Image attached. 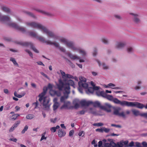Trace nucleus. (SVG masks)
Returning a JSON list of instances; mask_svg holds the SVG:
<instances>
[{"label": "nucleus", "mask_w": 147, "mask_h": 147, "mask_svg": "<svg viewBox=\"0 0 147 147\" xmlns=\"http://www.w3.org/2000/svg\"><path fill=\"white\" fill-rule=\"evenodd\" d=\"M26 24L28 26L40 30L41 31H43V33H46L48 36L53 38L54 39L58 40L61 43L64 44L65 45H66L68 40L67 39L64 37L55 34L53 32L49 31L46 27L40 24L35 22H31V23L27 22Z\"/></svg>", "instance_id": "f257e3e1"}, {"label": "nucleus", "mask_w": 147, "mask_h": 147, "mask_svg": "<svg viewBox=\"0 0 147 147\" xmlns=\"http://www.w3.org/2000/svg\"><path fill=\"white\" fill-rule=\"evenodd\" d=\"M47 90V88L44 87L43 88V91L39 95L38 97L39 98V101L40 102H42L44 109L45 110H49V109L51 104L49 103L50 101L49 98L45 95Z\"/></svg>", "instance_id": "f03ea898"}, {"label": "nucleus", "mask_w": 147, "mask_h": 147, "mask_svg": "<svg viewBox=\"0 0 147 147\" xmlns=\"http://www.w3.org/2000/svg\"><path fill=\"white\" fill-rule=\"evenodd\" d=\"M122 143L119 142L115 143L112 139H104L98 142V147H121Z\"/></svg>", "instance_id": "7ed1b4c3"}, {"label": "nucleus", "mask_w": 147, "mask_h": 147, "mask_svg": "<svg viewBox=\"0 0 147 147\" xmlns=\"http://www.w3.org/2000/svg\"><path fill=\"white\" fill-rule=\"evenodd\" d=\"M0 21L3 23H6L10 27L22 32H24L25 31L24 28L19 26L15 23L11 22L10 21V18L7 16H1L0 15Z\"/></svg>", "instance_id": "20e7f679"}, {"label": "nucleus", "mask_w": 147, "mask_h": 147, "mask_svg": "<svg viewBox=\"0 0 147 147\" xmlns=\"http://www.w3.org/2000/svg\"><path fill=\"white\" fill-rule=\"evenodd\" d=\"M59 83L57 84L58 89L60 90H65L66 88L68 85L69 88V91H70V88L69 86H72L74 88H75V84L74 82L71 80H69L67 81V83H64L63 82L61 79L59 80Z\"/></svg>", "instance_id": "39448f33"}, {"label": "nucleus", "mask_w": 147, "mask_h": 147, "mask_svg": "<svg viewBox=\"0 0 147 147\" xmlns=\"http://www.w3.org/2000/svg\"><path fill=\"white\" fill-rule=\"evenodd\" d=\"M116 101V104L120 105L122 106H127L129 107H136L140 105L137 102H129L125 100L120 101L118 99Z\"/></svg>", "instance_id": "423d86ee"}, {"label": "nucleus", "mask_w": 147, "mask_h": 147, "mask_svg": "<svg viewBox=\"0 0 147 147\" xmlns=\"http://www.w3.org/2000/svg\"><path fill=\"white\" fill-rule=\"evenodd\" d=\"M80 81L78 82L79 87L78 90L81 93H83L82 88L86 89L88 87V84L86 82V79L82 76H80L79 78Z\"/></svg>", "instance_id": "0eeeda50"}, {"label": "nucleus", "mask_w": 147, "mask_h": 147, "mask_svg": "<svg viewBox=\"0 0 147 147\" xmlns=\"http://www.w3.org/2000/svg\"><path fill=\"white\" fill-rule=\"evenodd\" d=\"M91 84L93 86V88L88 87L86 89H85L86 92L88 94H93L94 90H99L100 88L99 86H96L94 83L92 81L91 82Z\"/></svg>", "instance_id": "6e6552de"}, {"label": "nucleus", "mask_w": 147, "mask_h": 147, "mask_svg": "<svg viewBox=\"0 0 147 147\" xmlns=\"http://www.w3.org/2000/svg\"><path fill=\"white\" fill-rule=\"evenodd\" d=\"M66 88L65 90H64V96H62L60 98V101L62 102H65V100L68 97L70 91H69V88L68 86Z\"/></svg>", "instance_id": "1a4fd4ad"}, {"label": "nucleus", "mask_w": 147, "mask_h": 147, "mask_svg": "<svg viewBox=\"0 0 147 147\" xmlns=\"http://www.w3.org/2000/svg\"><path fill=\"white\" fill-rule=\"evenodd\" d=\"M18 44L26 46H30L34 52L37 53H39L38 51L35 47L33 44L31 42H19L18 43Z\"/></svg>", "instance_id": "9d476101"}, {"label": "nucleus", "mask_w": 147, "mask_h": 147, "mask_svg": "<svg viewBox=\"0 0 147 147\" xmlns=\"http://www.w3.org/2000/svg\"><path fill=\"white\" fill-rule=\"evenodd\" d=\"M129 14L132 16L133 20L135 23H137L140 22V20L139 18V15L138 13L130 12Z\"/></svg>", "instance_id": "9b49d317"}, {"label": "nucleus", "mask_w": 147, "mask_h": 147, "mask_svg": "<svg viewBox=\"0 0 147 147\" xmlns=\"http://www.w3.org/2000/svg\"><path fill=\"white\" fill-rule=\"evenodd\" d=\"M65 46L71 49L73 51H75L76 49L78 47L76 46L74 43L71 41L68 40Z\"/></svg>", "instance_id": "f8f14e48"}, {"label": "nucleus", "mask_w": 147, "mask_h": 147, "mask_svg": "<svg viewBox=\"0 0 147 147\" xmlns=\"http://www.w3.org/2000/svg\"><path fill=\"white\" fill-rule=\"evenodd\" d=\"M66 54L71 59L73 60L79 59L80 62H84L85 61L84 59H81L80 57H78L76 55H73L70 53H67Z\"/></svg>", "instance_id": "ddd939ff"}, {"label": "nucleus", "mask_w": 147, "mask_h": 147, "mask_svg": "<svg viewBox=\"0 0 147 147\" xmlns=\"http://www.w3.org/2000/svg\"><path fill=\"white\" fill-rule=\"evenodd\" d=\"M111 106L110 104L105 103L104 105L102 106L101 107V109L106 111L108 112H110L111 111Z\"/></svg>", "instance_id": "4468645a"}, {"label": "nucleus", "mask_w": 147, "mask_h": 147, "mask_svg": "<svg viewBox=\"0 0 147 147\" xmlns=\"http://www.w3.org/2000/svg\"><path fill=\"white\" fill-rule=\"evenodd\" d=\"M103 97L106 98L109 100L113 102L115 104L116 100H117L116 98H114L113 96L107 94L106 93H105Z\"/></svg>", "instance_id": "2eb2a0df"}, {"label": "nucleus", "mask_w": 147, "mask_h": 147, "mask_svg": "<svg viewBox=\"0 0 147 147\" xmlns=\"http://www.w3.org/2000/svg\"><path fill=\"white\" fill-rule=\"evenodd\" d=\"M113 114L119 117H122L123 118L125 117V115L124 112H122L119 113V110L117 109H115L113 112Z\"/></svg>", "instance_id": "dca6fc26"}, {"label": "nucleus", "mask_w": 147, "mask_h": 147, "mask_svg": "<svg viewBox=\"0 0 147 147\" xmlns=\"http://www.w3.org/2000/svg\"><path fill=\"white\" fill-rule=\"evenodd\" d=\"M125 45V43L124 42H117L115 45V47L118 49H121Z\"/></svg>", "instance_id": "f3484780"}, {"label": "nucleus", "mask_w": 147, "mask_h": 147, "mask_svg": "<svg viewBox=\"0 0 147 147\" xmlns=\"http://www.w3.org/2000/svg\"><path fill=\"white\" fill-rule=\"evenodd\" d=\"M75 51L78 52L80 54L82 55L83 56H85L86 53L84 50L79 47H78Z\"/></svg>", "instance_id": "a211bd4d"}, {"label": "nucleus", "mask_w": 147, "mask_h": 147, "mask_svg": "<svg viewBox=\"0 0 147 147\" xmlns=\"http://www.w3.org/2000/svg\"><path fill=\"white\" fill-rule=\"evenodd\" d=\"M92 102L91 101H86L85 100H82L80 101V104L82 106H88L91 104Z\"/></svg>", "instance_id": "6ab92c4d"}, {"label": "nucleus", "mask_w": 147, "mask_h": 147, "mask_svg": "<svg viewBox=\"0 0 147 147\" xmlns=\"http://www.w3.org/2000/svg\"><path fill=\"white\" fill-rule=\"evenodd\" d=\"M1 10L7 13H11V10L7 7L5 5H2L1 7Z\"/></svg>", "instance_id": "aec40b11"}, {"label": "nucleus", "mask_w": 147, "mask_h": 147, "mask_svg": "<svg viewBox=\"0 0 147 147\" xmlns=\"http://www.w3.org/2000/svg\"><path fill=\"white\" fill-rule=\"evenodd\" d=\"M36 11L39 12L40 13H41L45 15L48 16H52V14L51 13L42 10L40 9H37Z\"/></svg>", "instance_id": "412c9836"}, {"label": "nucleus", "mask_w": 147, "mask_h": 147, "mask_svg": "<svg viewBox=\"0 0 147 147\" xmlns=\"http://www.w3.org/2000/svg\"><path fill=\"white\" fill-rule=\"evenodd\" d=\"M65 134L66 132L65 131L61 129H59L58 133V135L59 137L61 138L64 137Z\"/></svg>", "instance_id": "4be33fe9"}, {"label": "nucleus", "mask_w": 147, "mask_h": 147, "mask_svg": "<svg viewBox=\"0 0 147 147\" xmlns=\"http://www.w3.org/2000/svg\"><path fill=\"white\" fill-rule=\"evenodd\" d=\"M96 61L98 62L100 67H102V68L104 69H108V66L106 65L105 63H102V64H101L100 61L98 60H97Z\"/></svg>", "instance_id": "5701e85b"}, {"label": "nucleus", "mask_w": 147, "mask_h": 147, "mask_svg": "<svg viewBox=\"0 0 147 147\" xmlns=\"http://www.w3.org/2000/svg\"><path fill=\"white\" fill-rule=\"evenodd\" d=\"M80 101L78 99H75L73 101V104L74 105V107L75 109H77L79 107Z\"/></svg>", "instance_id": "b1692460"}, {"label": "nucleus", "mask_w": 147, "mask_h": 147, "mask_svg": "<svg viewBox=\"0 0 147 147\" xmlns=\"http://www.w3.org/2000/svg\"><path fill=\"white\" fill-rule=\"evenodd\" d=\"M96 94L98 96H102L103 97L105 92L103 91H100L99 90H96Z\"/></svg>", "instance_id": "393cba45"}, {"label": "nucleus", "mask_w": 147, "mask_h": 147, "mask_svg": "<svg viewBox=\"0 0 147 147\" xmlns=\"http://www.w3.org/2000/svg\"><path fill=\"white\" fill-rule=\"evenodd\" d=\"M70 103L69 102H67L66 103H65V104L61 107V109H68V106L70 104Z\"/></svg>", "instance_id": "a878e982"}, {"label": "nucleus", "mask_w": 147, "mask_h": 147, "mask_svg": "<svg viewBox=\"0 0 147 147\" xmlns=\"http://www.w3.org/2000/svg\"><path fill=\"white\" fill-rule=\"evenodd\" d=\"M91 104H92L94 107H100V108H101V107L102 106L101 105L100 103L98 101H96L94 102H92Z\"/></svg>", "instance_id": "bb28decb"}, {"label": "nucleus", "mask_w": 147, "mask_h": 147, "mask_svg": "<svg viewBox=\"0 0 147 147\" xmlns=\"http://www.w3.org/2000/svg\"><path fill=\"white\" fill-rule=\"evenodd\" d=\"M132 112L133 113L135 116H138V115L140 116L141 113H140L139 111L136 109H133L132 110Z\"/></svg>", "instance_id": "cd10ccee"}, {"label": "nucleus", "mask_w": 147, "mask_h": 147, "mask_svg": "<svg viewBox=\"0 0 147 147\" xmlns=\"http://www.w3.org/2000/svg\"><path fill=\"white\" fill-rule=\"evenodd\" d=\"M25 93L24 92H22V94H21V95L18 94L17 93L16 91L15 92H14V96L16 97H17L18 98H21L23 96H24V95H25Z\"/></svg>", "instance_id": "c85d7f7f"}, {"label": "nucleus", "mask_w": 147, "mask_h": 147, "mask_svg": "<svg viewBox=\"0 0 147 147\" xmlns=\"http://www.w3.org/2000/svg\"><path fill=\"white\" fill-rule=\"evenodd\" d=\"M101 41L105 44H107L109 42V40L108 39L105 37H102L101 39Z\"/></svg>", "instance_id": "c756f323"}, {"label": "nucleus", "mask_w": 147, "mask_h": 147, "mask_svg": "<svg viewBox=\"0 0 147 147\" xmlns=\"http://www.w3.org/2000/svg\"><path fill=\"white\" fill-rule=\"evenodd\" d=\"M46 42H47V45H54L56 47H58V48H59V45L57 43L55 42H53L50 40H49V41H47Z\"/></svg>", "instance_id": "7c9ffc66"}, {"label": "nucleus", "mask_w": 147, "mask_h": 147, "mask_svg": "<svg viewBox=\"0 0 147 147\" xmlns=\"http://www.w3.org/2000/svg\"><path fill=\"white\" fill-rule=\"evenodd\" d=\"M134 49L133 47H129L127 49V51L128 53H131L134 51Z\"/></svg>", "instance_id": "2f4dec72"}, {"label": "nucleus", "mask_w": 147, "mask_h": 147, "mask_svg": "<svg viewBox=\"0 0 147 147\" xmlns=\"http://www.w3.org/2000/svg\"><path fill=\"white\" fill-rule=\"evenodd\" d=\"M60 128L59 125H57L56 127H53L50 128L51 131L53 132H55L57 129H58Z\"/></svg>", "instance_id": "473e14b6"}, {"label": "nucleus", "mask_w": 147, "mask_h": 147, "mask_svg": "<svg viewBox=\"0 0 147 147\" xmlns=\"http://www.w3.org/2000/svg\"><path fill=\"white\" fill-rule=\"evenodd\" d=\"M139 103L140 104L139 105V106H136V107L140 109H142L144 107L146 109H147V104H146V106H144V105L139 102Z\"/></svg>", "instance_id": "72a5a7b5"}, {"label": "nucleus", "mask_w": 147, "mask_h": 147, "mask_svg": "<svg viewBox=\"0 0 147 147\" xmlns=\"http://www.w3.org/2000/svg\"><path fill=\"white\" fill-rule=\"evenodd\" d=\"M60 71L62 75V78L63 79L64 81H66V79H65V76L66 74H65V72L61 70H60Z\"/></svg>", "instance_id": "f704fd0d"}, {"label": "nucleus", "mask_w": 147, "mask_h": 147, "mask_svg": "<svg viewBox=\"0 0 147 147\" xmlns=\"http://www.w3.org/2000/svg\"><path fill=\"white\" fill-rule=\"evenodd\" d=\"M35 116L34 115L32 114H28L26 116V118L27 119H31L34 118Z\"/></svg>", "instance_id": "c9c22d12"}, {"label": "nucleus", "mask_w": 147, "mask_h": 147, "mask_svg": "<svg viewBox=\"0 0 147 147\" xmlns=\"http://www.w3.org/2000/svg\"><path fill=\"white\" fill-rule=\"evenodd\" d=\"M29 35L36 38H38L37 34L34 32H30L29 33Z\"/></svg>", "instance_id": "e433bc0d"}, {"label": "nucleus", "mask_w": 147, "mask_h": 147, "mask_svg": "<svg viewBox=\"0 0 147 147\" xmlns=\"http://www.w3.org/2000/svg\"><path fill=\"white\" fill-rule=\"evenodd\" d=\"M37 39H38L39 41H40L44 43H46L47 44V42L46 41H49V40H45L43 38L41 37H38V38H36Z\"/></svg>", "instance_id": "4c0bfd02"}, {"label": "nucleus", "mask_w": 147, "mask_h": 147, "mask_svg": "<svg viewBox=\"0 0 147 147\" xmlns=\"http://www.w3.org/2000/svg\"><path fill=\"white\" fill-rule=\"evenodd\" d=\"M59 104L58 102L54 103L53 105V109L54 111L56 110L59 106Z\"/></svg>", "instance_id": "58836bf2"}, {"label": "nucleus", "mask_w": 147, "mask_h": 147, "mask_svg": "<svg viewBox=\"0 0 147 147\" xmlns=\"http://www.w3.org/2000/svg\"><path fill=\"white\" fill-rule=\"evenodd\" d=\"M10 61L12 62L15 65H16L18 66V63H17L14 58H11L10 59Z\"/></svg>", "instance_id": "ea45409f"}, {"label": "nucleus", "mask_w": 147, "mask_h": 147, "mask_svg": "<svg viewBox=\"0 0 147 147\" xmlns=\"http://www.w3.org/2000/svg\"><path fill=\"white\" fill-rule=\"evenodd\" d=\"M134 147H142V143L138 142H136L135 143Z\"/></svg>", "instance_id": "a19ab883"}, {"label": "nucleus", "mask_w": 147, "mask_h": 147, "mask_svg": "<svg viewBox=\"0 0 147 147\" xmlns=\"http://www.w3.org/2000/svg\"><path fill=\"white\" fill-rule=\"evenodd\" d=\"M46 132H44L42 134V137L40 139V141H41L43 140H46L47 139V137L45 136V135L46 134Z\"/></svg>", "instance_id": "79ce46f5"}, {"label": "nucleus", "mask_w": 147, "mask_h": 147, "mask_svg": "<svg viewBox=\"0 0 147 147\" xmlns=\"http://www.w3.org/2000/svg\"><path fill=\"white\" fill-rule=\"evenodd\" d=\"M67 78L74 79V77L73 76L70 74H67L65 76V79H66V81L67 80Z\"/></svg>", "instance_id": "37998d69"}, {"label": "nucleus", "mask_w": 147, "mask_h": 147, "mask_svg": "<svg viewBox=\"0 0 147 147\" xmlns=\"http://www.w3.org/2000/svg\"><path fill=\"white\" fill-rule=\"evenodd\" d=\"M103 125H104L103 123H95L93 124V125L94 126H98V127L102 126H103Z\"/></svg>", "instance_id": "c03bdc74"}, {"label": "nucleus", "mask_w": 147, "mask_h": 147, "mask_svg": "<svg viewBox=\"0 0 147 147\" xmlns=\"http://www.w3.org/2000/svg\"><path fill=\"white\" fill-rule=\"evenodd\" d=\"M28 129V126L26 125L24 127L21 133L22 134L25 133V132Z\"/></svg>", "instance_id": "a18cd8bd"}, {"label": "nucleus", "mask_w": 147, "mask_h": 147, "mask_svg": "<svg viewBox=\"0 0 147 147\" xmlns=\"http://www.w3.org/2000/svg\"><path fill=\"white\" fill-rule=\"evenodd\" d=\"M25 13L28 15L33 17V18H35V16L34 14H33L30 12L28 11H26L25 12Z\"/></svg>", "instance_id": "49530a36"}, {"label": "nucleus", "mask_w": 147, "mask_h": 147, "mask_svg": "<svg viewBox=\"0 0 147 147\" xmlns=\"http://www.w3.org/2000/svg\"><path fill=\"white\" fill-rule=\"evenodd\" d=\"M103 132H105V133H108L110 131V129L108 128H106L105 127H103Z\"/></svg>", "instance_id": "de8ad7c7"}, {"label": "nucleus", "mask_w": 147, "mask_h": 147, "mask_svg": "<svg viewBox=\"0 0 147 147\" xmlns=\"http://www.w3.org/2000/svg\"><path fill=\"white\" fill-rule=\"evenodd\" d=\"M25 51L29 54L30 57L32 58H33V54L31 52H30L28 50H25Z\"/></svg>", "instance_id": "09e8293b"}, {"label": "nucleus", "mask_w": 147, "mask_h": 147, "mask_svg": "<svg viewBox=\"0 0 147 147\" xmlns=\"http://www.w3.org/2000/svg\"><path fill=\"white\" fill-rule=\"evenodd\" d=\"M25 51L29 54L30 57L32 58H33V54L31 52H30L28 50H25Z\"/></svg>", "instance_id": "8fccbe9b"}, {"label": "nucleus", "mask_w": 147, "mask_h": 147, "mask_svg": "<svg viewBox=\"0 0 147 147\" xmlns=\"http://www.w3.org/2000/svg\"><path fill=\"white\" fill-rule=\"evenodd\" d=\"M114 16L115 18L117 19L120 20L122 19L121 17L119 15H118V14L115 15Z\"/></svg>", "instance_id": "3c124183"}, {"label": "nucleus", "mask_w": 147, "mask_h": 147, "mask_svg": "<svg viewBox=\"0 0 147 147\" xmlns=\"http://www.w3.org/2000/svg\"><path fill=\"white\" fill-rule=\"evenodd\" d=\"M38 102L37 101L36 102L33 103L32 104L34 106V109H37L38 108Z\"/></svg>", "instance_id": "603ef678"}, {"label": "nucleus", "mask_w": 147, "mask_h": 147, "mask_svg": "<svg viewBox=\"0 0 147 147\" xmlns=\"http://www.w3.org/2000/svg\"><path fill=\"white\" fill-rule=\"evenodd\" d=\"M20 116V115L19 114H16L13 116V117L12 118V119L13 120H16L17 117Z\"/></svg>", "instance_id": "864d4df0"}, {"label": "nucleus", "mask_w": 147, "mask_h": 147, "mask_svg": "<svg viewBox=\"0 0 147 147\" xmlns=\"http://www.w3.org/2000/svg\"><path fill=\"white\" fill-rule=\"evenodd\" d=\"M11 104L10 103H8L6 106L5 109L6 110H9L11 108Z\"/></svg>", "instance_id": "5fc2aeb1"}, {"label": "nucleus", "mask_w": 147, "mask_h": 147, "mask_svg": "<svg viewBox=\"0 0 147 147\" xmlns=\"http://www.w3.org/2000/svg\"><path fill=\"white\" fill-rule=\"evenodd\" d=\"M111 126L115 127L117 128H121V126L120 125H116L115 124H111Z\"/></svg>", "instance_id": "6e6d98bb"}, {"label": "nucleus", "mask_w": 147, "mask_h": 147, "mask_svg": "<svg viewBox=\"0 0 147 147\" xmlns=\"http://www.w3.org/2000/svg\"><path fill=\"white\" fill-rule=\"evenodd\" d=\"M57 119V118H55L54 119H50V121L51 122L54 123L56 122Z\"/></svg>", "instance_id": "4d7b16f0"}, {"label": "nucleus", "mask_w": 147, "mask_h": 147, "mask_svg": "<svg viewBox=\"0 0 147 147\" xmlns=\"http://www.w3.org/2000/svg\"><path fill=\"white\" fill-rule=\"evenodd\" d=\"M140 116L143 117L147 118V112L146 113H141Z\"/></svg>", "instance_id": "13d9d810"}, {"label": "nucleus", "mask_w": 147, "mask_h": 147, "mask_svg": "<svg viewBox=\"0 0 147 147\" xmlns=\"http://www.w3.org/2000/svg\"><path fill=\"white\" fill-rule=\"evenodd\" d=\"M20 123V121H18L17 122L14 123L13 125L14 126V127H15L16 128V127Z\"/></svg>", "instance_id": "bf43d9fd"}, {"label": "nucleus", "mask_w": 147, "mask_h": 147, "mask_svg": "<svg viewBox=\"0 0 147 147\" xmlns=\"http://www.w3.org/2000/svg\"><path fill=\"white\" fill-rule=\"evenodd\" d=\"M40 74L44 76L48 79H49V78L48 76L45 74L43 72H40Z\"/></svg>", "instance_id": "052dcab7"}, {"label": "nucleus", "mask_w": 147, "mask_h": 147, "mask_svg": "<svg viewBox=\"0 0 147 147\" xmlns=\"http://www.w3.org/2000/svg\"><path fill=\"white\" fill-rule=\"evenodd\" d=\"M74 133V130H71L69 132V136H72Z\"/></svg>", "instance_id": "680f3d73"}, {"label": "nucleus", "mask_w": 147, "mask_h": 147, "mask_svg": "<svg viewBox=\"0 0 147 147\" xmlns=\"http://www.w3.org/2000/svg\"><path fill=\"white\" fill-rule=\"evenodd\" d=\"M59 49L62 52L65 53L66 52V50L65 49L62 47H59Z\"/></svg>", "instance_id": "e2e57ef3"}, {"label": "nucleus", "mask_w": 147, "mask_h": 147, "mask_svg": "<svg viewBox=\"0 0 147 147\" xmlns=\"http://www.w3.org/2000/svg\"><path fill=\"white\" fill-rule=\"evenodd\" d=\"M92 144L94 145V147H97V144H96L95 141L94 140H93L92 142Z\"/></svg>", "instance_id": "0e129e2a"}, {"label": "nucleus", "mask_w": 147, "mask_h": 147, "mask_svg": "<svg viewBox=\"0 0 147 147\" xmlns=\"http://www.w3.org/2000/svg\"><path fill=\"white\" fill-rule=\"evenodd\" d=\"M78 135L79 136H82L84 135L83 131H81L79 133Z\"/></svg>", "instance_id": "69168bd1"}, {"label": "nucleus", "mask_w": 147, "mask_h": 147, "mask_svg": "<svg viewBox=\"0 0 147 147\" xmlns=\"http://www.w3.org/2000/svg\"><path fill=\"white\" fill-rule=\"evenodd\" d=\"M109 87H114L115 86V85L112 83H110L109 84Z\"/></svg>", "instance_id": "338daca9"}, {"label": "nucleus", "mask_w": 147, "mask_h": 147, "mask_svg": "<svg viewBox=\"0 0 147 147\" xmlns=\"http://www.w3.org/2000/svg\"><path fill=\"white\" fill-rule=\"evenodd\" d=\"M55 93L58 96H60L61 95V93L60 92L58 91H55Z\"/></svg>", "instance_id": "774afa93"}]
</instances>
